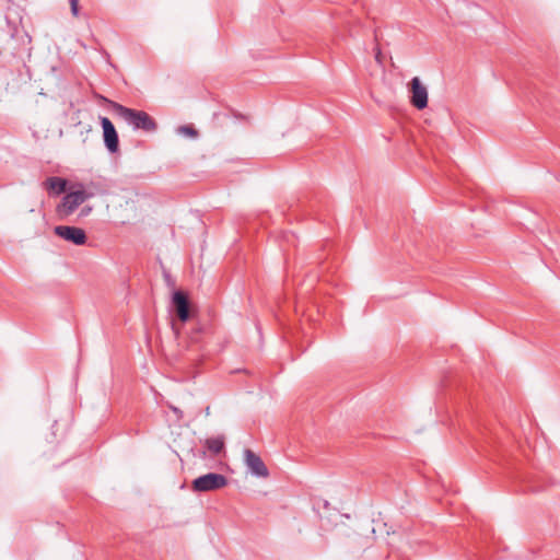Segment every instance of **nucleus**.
Listing matches in <instances>:
<instances>
[{
    "instance_id": "8",
    "label": "nucleus",
    "mask_w": 560,
    "mask_h": 560,
    "mask_svg": "<svg viewBox=\"0 0 560 560\" xmlns=\"http://www.w3.org/2000/svg\"><path fill=\"white\" fill-rule=\"evenodd\" d=\"M172 302L176 316L179 318V320L183 323L187 322L190 316L189 300L187 294L179 290L175 291L173 293Z\"/></svg>"
},
{
    "instance_id": "3",
    "label": "nucleus",
    "mask_w": 560,
    "mask_h": 560,
    "mask_svg": "<svg viewBox=\"0 0 560 560\" xmlns=\"http://www.w3.org/2000/svg\"><path fill=\"white\" fill-rule=\"evenodd\" d=\"M228 485V478L217 472H208L199 476L191 482L194 492H209L224 488Z\"/></svg>"
},
{
    "instance_id": "11",
    "label": "nucleus",
    "mask_w": 560,
    "mask_h": 560,
    "mask_svg": "<svg viewBox=\"0 0 560 560\" xmlns=\"http://www.w3.org/2000/svg\"><path fill=\"white\" fill-rule=\"evenodd\" d=\"M177 131L190 138H196L198 136V131L191 125L180 126L178 127Z\"/></svg>"
},
{
    "instance_id": "14",
    "label": "nucleus",
    "mask_w": 560,
    "mask_h": 560,
    "mask_svg": "<svg viewBox=\"0 0 560 560\" xmlns=\"http://www.w3.org/2000/svg\"><path fill=\"white\" fill-rule=\"evenodd\" d=\"M173 330L175 331V334H178L176 330V327L174 325H173Z\"/></svg>"
},
{
    "instance_id": "13",
    "label": "nucleus",
    "mask_w": 560,
    "mask_h": 560,
    "mask_svg": "<svg viewBox=\"0 0 560 560\" xmlns=\"http://www.w3.org/2000/svg\"><path fill=\"white\" fill-rule=\"evenodd\" d=\"M91 210H92V208H91V207H84V208L81 210L80 215H81V217H86V215H89V214H90Z\"/></svg>"
},
{
    "instance_id": "4",
    "label": "nucleus",
    "mask_w": 560,
    "mask_h": 560,
    "mask_svg": "<svg viewBox=\"0 0 560 560\" xmlns=\"http://www.w3.org/2000/svg\"><path fill=\"white\" fill-rule=\"evenodd\" d=\"M54 232L60 238L74 245H84L86 243V234L83 229L70 225H57Z\"/></svg>"
},
{
    "instance_id": "7",
    "label": "nucleus",
    "mask_w": 560,
    "mask_h": 560,
    "mask_svg": "<svg viewBox=\"0 0 560 560\" xmlns=\"http://www.w3.org/2000/svg\"><path fill=\"white\" fill-rule=\"evenodd\" d=\"M410 88H411V97H410L411 104L418 109L425 108L428 105V91H427V88L424 85H422V83L418 77H415L411 79Z\"/></svg>"
},
{
    "instance_id": "2",
    "label": "nucleus",
    "mask_w": 560,
    "mask_h": 560,
    "mask_svg": "<svg viewBox=\"0 0 560 560\" xmlns=\"http://www.w3.org/2000/svg\"><path fill=\"white\" fill-rule=\"evenodd\" d=\"M80 187H82L80 185ZM93 194L85 191L83 188L69 191L63 196L56 207V214L60 220L68 219L82 203L90 199Z\"/></svg>"
},
{
    "instance_id": "6",
    "label": "nucleus",
    "mask_w": 560,
    "mask_h": 560,
    "mask_svg": "<svg viewBox=\"0 0 560 560\" xmlns=\"http://www.w3.org/2000/svg\"><path fill=\"white\" fill-rule=\"evenodd\" d=\"M101 125L105 147L110 153H116L119 149V139L115 126L107 117H101Z\"/></svg>"
},
{
    "instance_id": "10",
    "label": "nucleus",
    "mask_w": 560,
    "mask_h": 560,
    "mask_svg": "<svg viewBox=\"0 0 560 560\" xmlns=\"http://www.w3.org/2000/svg\"><path fill=\"white\" fill-rule=\"evenodd\" d=\"M205 447L212 454L218 455L224 448V440L222 436L209 438L205 441Z\"/></svg>"
},
{
    "instance_id": "1",
    "label": "nucleus",
    "mask_w": 560,
    "mask_h": 560,
    "mask_svg": "<svg viewBox=\"0 0 560 560\" xmlns=\"http://www.w3.org/2000/svg\"><path fill=\"white\" fill-rule=\"evenodd\" d=\"M113 109L117 116L135 129L153 132L158 128L154 118L143 110L132 109L118 103H113Z\"/></svg>"
},
{
    "instance_id": "9",
    "label": "nucleus",
    "mask_w": 560,
    "mask_h": 560,
    "mask_svg": "<svg viewBox=\"0 0 560 560\" xmlns=\"http://www.w3.org/2000/svg\"><path fill=\"white\" fill-rule=\"evenodd\" d=\"M43 185L47 190L60 195L66 191L67 180L61 177H48Z\"/></svg>"
},
{
    "instance_id": "12",
    "label": "nucleus",
    "mask_w": 560,
    "mask_h": 560,
    "mask_svg": "<svg viewBox=\"0 0 560 560\" xmlns=\"http://www.w3.org/2000/svg\"><path fill=\"white\" fill-rule=\"evenodd\" d=\"M71 13L73 16L79 15V0H70Z\"/></svg>"
},
{
    "instance_id": "5",
    "label": "nucleus",
    "mask_w": 560,
    "mask_h": 560,
    "mask_svg": "<svg viewBox=\"0 0 560 560\" xmlns=\"http://www.w3.org/2000/svg\"><path fill=\"white\" fill-rule=\"evenodd\" d=\"M244 462L247 469L257 477L266 478L269 476V471L260 456L249 448L244 451Z\"/></svg>"
}]
</instances>
